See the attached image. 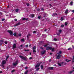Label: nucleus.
Returning a JSON list of instances; mask_svg holds the SVG:
<instances>
[{
	"mask_svg": "<svg viewBox=\"0 0 74 74\" xmlns=\"http://www.w3.org/2000/svg\"><path fill=\"white\" fill-rule=\"evenodd\" d=\"M57 34L58 36H60V33H58Z\"/></svg>",
	"mask_w": 74,
	"mask_h": 74,
	"instance_id": "nucleus-45",
	"label": "nucleus"
},
{
	"mask_svg": "<svg viewBox=\"0 0 74 74\" xmlns=\"http://www.w3.org/2000/svg\"><path fill=\"white\" fill-rule=\"evenodd\" d=\"M3 73L2 71H0V73Z\"/></svg>",
	"mask_w": 74,
	"mask_h": 74,
	"instance_id": "nucleus-63",
	"label": "nucleus"
},
{
	"mask_svg": "<svg viewBox=\"0 0 74 74\" xmlns=\"http://www.w3.org/2000/svg\"><path fill=\"white\" fill-rule=\"evenodd\" d=\"M54 49H54V48H52V47H51V49H50V50H51L52 52H53V51H54Z\"/></svg>",
	"mask_w": 74,
	"mask_h": 74,
	"instance_id": "nucleus-14",
	"label": "nucleus"
},
{
	"mask_svg": "<svg viewBox=\"0 0 74 74\" xmlns=\"http://www.w3.org/2000/svg\"><path fill=\"white\" fill-rule=\"evenodd\" d=\"M69 41H70L71 42H73L74 41V37H71L69 39Z\"/></svg>",
	"mask_w": 74,
	"mask_h": 74,
	"instance_id": "nucleus-2",
	"label": "nucleus"
},
{
	"mask_svg": "<svg viewBox=\"0 0 74 74\" xmlns=\"http://www.w3.org/2000/svg\"><path fill=\"white\" fill-rule=\"evenodd\" d=\"M18 64V62L16 61V62L15 63H12V65L13 66H16V65H17Z\"/></svg>",
	"mask_w": 74,
	"mask_h": 74,
	"instance_id": "nucleus-6",
	"label": "nucleus"
},
{
	"mask_svg": "<svg viewBox=\"0 0 74 74\" xmlns=\"http://www.w3.org/2000/svg\"><path fill=\"white\" fill-rule=\"evenodd\" d=\"M54 40L55 41H57V39L56 38H54Z\"/></svg>",
	"mask_w": 74,
	"mask_h": 74,
	"instance_id": "nucleus-34",
	"label": "nucleus"
},
{
	"mask_svg": "<svg viewBox=\"0 0 74 74\" xmlns=\"http://www.w3.org/2000/svg\"><path fill=\"white\" fill-rule=\"evenodd\" d=\"M33 59V58L32 57H30L29 58V59H30V60H31V59Z\"/></svg>",
	"mask_w": 74,
	"mask_h": 74,
	"instance_id": "nucleus-49",
	"label": "nucleus"
},
{
	"mask_svg": "<svg viewBox=\"0 0 74 74\" xmlns=\"http://www.w3.org/2000/svg\"><path fill=\"white\" fill-rule=\"evenodd\" d=\"M47 29H45V30L44 31V32H47Z\"/></svg>",
	"mask_w": 74,
	"mask_h": 74,
	"instance_id": "nucleus-64",
	"label": "nucleus"
},
{
	"mask_svg": "<svg viewBox=\"0 0 74 74\" xmlns=\"http://www.w3.org/2000/svg\"><path fill=\"white\" fill-rule=\"evenodd\" d=\"M67 24H68L67 23V22H65V26H66V25H67Z\"/></svg>",
	"mask_w": 74,
	"mask_h": 74,
	"instance_id": "nucleus-44",
	"label": "nucleus"
},
{
	"mask_svg": "<svg viewBox=\"0 0 74 74\" xmlns=\"http://www.w3.org/2000/svg\"><path fill=\"white\" fill-rule=\"evenodd\" d=\"M29 5H30V4L29 3H27V5L28 6H29Z\"/></svg>",
	"mask_w": 74,
	"mask_h": 74,
	"instance_id": "nucleus-39",
	"label": "nucleus"
},
{
	"mask_svg": "<svg viewBox=\"0 0 74 74\" xmlns=\"http://www.w3.org/2000/svg\"><path fill=\"white\" fill-rule=\"evenodd\" d=\"M0 42H3V41L2 40H0Z\"/></svg>",
	"mask_w": 74,
	"mask_h": 74,
	"instance_id": "nucleus-50",
	"label": "nucleus"
},
{
	"mask_svg": "<svg viewBox=\"0 0 74 74\" xmlns=\"http://www.w3.org/2000/svg\"><path fill=\"white\" fill-rule=\"evenodd\" d=\"M73 71H74V70L69 72V74H71V73H73Z\"/></svg>",
	"mask_w": 74,
	"mask_h": 74,
	"instance_id": "nucleus-25",
	"label": "nucleus"
},
{
	"mask_svg": "<svg viewBox=\"0 0 74 74\" xmlns=\"http://www.w3.org/2000/svg\"><path fill=\"white\" fill-rule=\"evenodd\" d=\"M68 12H69V9H66L65 10V14H66V15H67V14H68Z\"/></svg>",
	"mask_w": 74,
	"mask_h": 74,
	"instance_id": "nucleus-8",
	"label": "nucleus"
},
{
	"mask_svg": "<svg viewBox=\"0 0 74 74\" xmlns=\"http://www.w3.org/2000/svg\"><path fill=\"white\" fill-rule=\"evenodd\" d=\"M25 70H26V69H27V66H26L25 67Z\"/></svg>",
	"mask_w": 74,
	"mask_h": 74,
	"instance_id": "nucleus-56",
	"label": "nucleus"
},
{
	"mask_svg": "<svg viewBox=\"0 0 74 74\" xmlns=\"http://www.w3.org/2000/svg\"><path fill=\"white\" fill-rule=\"evenodd\" d=\"M5 20V19L4 18H3L2 19V21H4Z\"/></svg>",
	"mask_w": 74,
	"mask_h": 74,
	"instance_id": "nucleus-48",
	"label": "nucleus"
},
{
	"mask_svg": "<svg viewBox=\"0 0 74 74\" xmlns=\"http://www.w3.org/2000/svg\"><path fill=\"white\" fill-rule=\"evenodd\" d=\"M51 49V47H49L46 48V50L48 51L49 50V49Z\"/></svg>",
	"mask_w": 74,
	"mask_h": 74,
	"instance_id": "nucleus-12",
	"label": "nucleus"
},
{
	"mask_svg": "<svg viewBox=\"0 0 74 74\" xmlns=\"http://www.w3.org/2000/svg\"><path fill=\"white\" fill-rule=\"evenodd\" d=\"M62 51H60L59 52V53H60V54H61V53H62Z\"/></svg>",
	"mask_w": 74,
	"mask_h": 74,
	"instance_id": "nucleus-38",
	"label": "nucleus"
},
{
	"mask_svg": "<svg viewBox=\"0 0 74 74\" xmlns=\"http://www.w3.org/2000/svg\"><path fill=\"white\" fill-rule=\"evenodd\" d=\"M40 48H41V49H44V48H42V47H40Z\"/></svg>",
	"mask_w": 74,
	"mask_h": 74,
	"instance_id": "nucleus-53",
	"label": "nucleus"
},
{
	"mask_svg": "<svg viewBox=\"0 0 74 74\" xmlns=\"http://www.w3.org/2000/svg\"><path fill=\"white\" fill-rule=\"evenodd\" d=\"M14 71H15V70H13L11 72V73H14Z\"/></svg>",
	"mask_w": 74,
	"mask_h": 74,
	"instance_id": "nucleus-37",
	"label": "nucleus"
},
{
	"mask_svg": "<svg viewBox=\"0 0 74 74\" xmlns=\"http://www.w3.org/2000/svg\"><path fill=\"white\" fill-rule=\"evenodd\" d=\"M20 47H23V45H21L20 46Z\"/></svg>",
	"mask_w": 74,
	"mask_h": 74,
	"instance_id": "nucleus-60",
	"label": "nucleus"
},
{
	"mask_svg": "<svg viewBox=\"0 0 74 74\" xmlns=\"http://www.w3.org/2000/svg\"><path fill=\"white\" fill-rule=\"evenodd\" d=\"M56 15H57V14L56 13H53L52 15V16H56Z\"/></svg>",
	"mask_w": 74,
	"mask_h": 74,
	"instance_id": "nucleus-13",
	"label": "nucleus"
},
{
	"mask_svg": "<svg viewBox=\"0 0 74 74\" xmlns=\"http://www.w3.org/2000/svg\"><path fill=\"white\" fill-rule=\"evenodd\" d=\"M58 64L59 66H62V65L60 63H58Z\"/></svg>",
	"mask_w": 74,
	"mask_h": 74,
	"instance_id": "nucleus-35",
	"label": "nucleus"
},
{
	"mask_svg": "<svg viewBox=\"0 0 74 74\" xmlns=\"http://www.w3.org/2000/svg\"><path fill=\"white\" fill-rule=\"evenodd\" d=\"M41 63L40 62V63L38 64L37 65H36L35 66V68H37V67H39L40 65H41Z\"/></svg>",
	"mask_w": 74,
	"mask_h": 74,
	"instance_id": "nucleus-5",
	"label": "nucleus"
},
{
	"mask_svg": "<svg viewBox=\"0 0 74 74\" xmlns=\"http://www.w3.org/2000/svg\"><path fill=\"white\" fill-rule=\"evenodd\" d=\"M18 9H16L15 10L16 12H18Z\"/></svg>",
	"mask_w": 74,
	"mask_h": 74,
	"instance_id": "nucleus-28",
	"label": "nucleus"
},
{
	"mask_svg": "<svg viewBox=\"0 0 74 74\" xmlns=\"http://www.w3.org/2000/svg\"><path fill=\"white\" fill-rule=\"evenodd\" d=\"M2 44L3 43H2L0 42V45H2Z\"/></svg>",
	"mask_w": 74,
	"mask_h": 74,
	"instance_id": "nucleus-57",
	"label": "nucleus"
},
{
	"mask_svg": "<svg viewBox=\"0 0 74 74\" xmlns=\"http://www.w3.org/2000/svg\"><path fill=\"white\" fill-rule=\"evenodd\" d=\"M60 20L61 21H63V20H64V18L63 17H61Z\"/></svg>",
	"mask_w": 74,
	"mask_h": 74,
	"instance_id": "nucleus-17",
	"label": "nucleus"
},
{
	"mask_svg": "<svg viewBox=\"0 0 74 74\" xmlns=\"http://www.w3.org/2000/svg\"><path fill=\"white\" fill-rule=\"evenodd\" d=\"M9 56H8L6 57V60H7V59H8V58H9Z\"/></svg>",
	"mask_w": 74,
	"mask_h": 74,
	"instance_id": "nucleus-30",
	"label": "nucleus"
},
{
	"mask_svg": "<svg viewBox=\"0 0 74 74\" xmlns=\"http://www.w3.org/2000/svg\"><path fill=\"white\" fill-rule=\"evenodd\" d=\"M65 60L66 61H67V62H70V61H71V60H69L68 61H67V59H66Z\"/></svg>",
	"mask_w": 74,
	"mask_h": 74,
	"instance_id": "nucleus-32",
	"label": "nucleus"
},
{
	"mask_svg": "<svg viewBox=\"0 0 74 74\" xmlns=\"http://www.w3.org/2000/svg\"><path fill=\"white\" fill-rule=\"evenodd\" d=\"M48 70H53V67H49L47 68Z\"/></svg>",
	"mask_w": 74,
	"mask_h": 74,
	"instance_id": "nucleus-11",
	"label": "nucleus"
},
{
	"mask_svg": "<svg viewBox=\"0 0 74 74\" xmlns=\"http://www.w3.org/2000/svg\"><path fill=\"white\" fill-rule=\"evenodd\" d=\"M26 18H23L22 19L23 21H25V20Z\"/></svg>",
	"mask_w": 74,
	"mask_h": 74,
	"instance_id": "nucleus-31",
	"label": "nucleus"
},
{
	"mask_svg": "<svg viewBox=\"0 0 74 74\" xmlns=\"http://www.w3.org/2000/svg\"><path fill=\"white\" fill-rule=\"evenodd\" d=\"M66 43H67V42H68V41H69V40L67 38H65V39Z\"/></svg>",
	"mask_w": 74,
	"mask_h": 74,
	"instance_id": "nucleus-15",
	"label": "nucleus"
},
{
	"mask_svg": "<svg viewBox=\"0 0 74 74\" xmlns=\"http://www.w3.org/2000/svg\"><path fill=\"white\" fill-rule=\"evenodd\" d=\"M46 52V51L45 50H44L43 51H42L41 52V54L42 55H44L45 52Z\"/></svg>",
	"mask_w": 74,
	"mask_h": 74,
	"instance_id": "nucleus-7",
	"label": "nucleus"
},
{
	"mask_svg": "<svg viewBox=\"0 0 74 74\" xmlns=\"http://www.w3.org/2000/svg\"><path fill=\"white\" fill-rule=\"evenodd\" d=\"M36 49V46H34V47H33V49L35 50Z\"/></svg>",
	"mask_w": 74,
	"mask_h": 74,
	"instance_id": "nucleus-27",
	"label": "nucleus"
},
{
	"mask_svg": "<svg viewBox=\"0 0 74 74\" xmlns=\"http://www.w3.org/2000/svg\"><path fill=\"white\" fill-rule=\"evenodd\" d=\"M1 66H2V67H4V64H2Z\"/></svg>",
	"mask_w": 74,
	"mask_h": 74,
	"instance_id": "nucleus-51",
	"label": "nucleus"
},
{
	"mask_svg": "<svg viewBox=\"0 0 74 74\" xmlns=\"http://www.w3.org/2000/svg\"><path fill=\"white\" fill-rule=\"evenodd\" d=\"M29 71H26V72H25V74H27V73H28Z\"/></svg>",
	"mask_w": 74,
	"mask_h": 74,
	"instance_id": "nucleus-24",
	"label": "nucleus"
},
{
	"mask_svg": "<svg viewBox=\"0 0 74 74\" xmlns=\"http://www.w3.org/2000/svg\"><path fill=\"white\" fill-rule=\"evenodd\" d=\"M40 67L41 68V70H42V69H43V68H44V66L42 65Z\"/></svg>",
	"mask_w": 74,
	"mask_h": 74,
	"instance_id": "nucleus-19",
	"label": "nucleus"
},
{
	"mask_svg": "<svg viewBox=\"0 0 74 74\" xmlns=\"http://www.w3.org/2000/svg\"><path fill=\"white\" fill-rule=\"evenodd\" d=\"M33 33L34 34H36V31H33Z\"/></svg>",
	"mask_w": 74,
	"mask_h": 74,
	"instance_id": "nucleus-33",
	"label": "nucleus"
},
{
	"mask_svg": "<svg viewBox=\"0 0 74 74\" xmlns=\"http://www.w3.org/2000/svg\"><path fill=\"white\" fill-rule=\"evenodd\" d=\"M31 16L32 18H34V14H31Z\"/></svg>",
	"mask_w": 74,
	"mask_h": 74,
	"instance_id": "nucleus-18",
	"label": "nucleus"
},
{
	"mask_svg": "<svg viewBox=\"0 0 74 74\" xmlns=\"http://www.w3.org/2000/svg\"><path fill=\"white\" fill-rule=\"evenodd\" d=\"M39 69H40L39 68H38L36 70V71H38L39 70Z\"/></svg>",
	"mask_w": 74,
	"mask_h": 74,
	"instance_id": "nucleus-22",
	"label": "nucleus"
},
{
	"mask_svg": "<svg viewBox=\"0 0 74 74\" xmlns=\"http://www.w3.org/2000/svg\"><path fill=\"white\" fill-rule=\"evenodd\" d=\"M6 63V61L5 60H4L2 61V64H5Z\"/></svg>",
	"mask_w": 74,
	"mask_h": 74,
	"instance_id": "nucleus-9",
	"label": "nucleus"
},
{
	"mask_svg": "<svg viewBox=\"0 0 74 74\" xmlns=\"http://www.w3.org/2000/svg\"><path fill=\"white\" fill-rule=\"evenodd\" d=\"M71 49H72L71 48H70V47L68 49V50H71Z\"/></svg>",
	"mask_w": 74,
	"mask_h": 74,
	"instance_id": "nucleus-36",
	"label": "nucleus"
},
{
	"mask_svg": "<svg viewBox=\"0 0 74 74\" xmlns=\"http://www.w3.org/2000/svg\"><path fill=\"white\" fill-rule=\"evenodd\" d=\"M56 56L57 57L56 58L57 59H60V58H61V57L62 56V55H60L59 53H58L57 54Z\"/></svg>",
	"mask_w": 74,
	"mask_h": 74,
	"instance_id": "nucleus-1",
	"label": "nucleus"
},
{
	"mask_svg": "<svg viewBox=\"0 0 74 74\" xmlns=\"http://www.w3.org/2000/svg\"><path fill=\"white\" fill-rule=\"evenodd\" d=\"M47 46H48V45H44V47H47Z\"/></svg>",
	"mask_w": 74,
	"mask_h": 74,
	"instance_id": "nucleus-41",
	"label": "nucleus"
},
{
	"mask_svg": "<svg viewBox=\"0 0 74 74\" xmlns=\"http://www.w3.org/2000/svg\"><path fill=\"white\" fill-rule=\"evenodd\" d=\"M24 51H25V52H26V51H27V50L24 49Z\"/></svg>",
	"mask_w": 74,
	"mask_h": 74,
	"instance_id": "nucleus-59",
	"label": "nucleus"
},
{
	"mask_svg": "<svg viewBox=\"0 0 74 74\" xmlns=\"http://www.w3.org/2000/svg\"><path fill=\"white\" fill-rule=\"evenodd\" d=\"M29 19L28 18H27L26 19L25 18V20L26 21H27V20H28Z\"/></svg>",
	"mask_w": 74,
	"mask_h": 74,
	"instance_id": "nucleus-61",
	"label": "nucleus"
},
{
	"mask_svg": "<svg viewBox=\"0 0 74 74\" xmlns=\"http://www.w3.org/2000/svg\"><path fill=\"white\" fill-rule=\"evenodd\" d=\"M44 8H41V10H42V11H44Z\"/></svg>",
	"mask_w": 74,
	"mask_h": 74,
	"instance_id": "nucleus-46",
	"label": "nucleus"
},
{
	"mask_svg": "<svg viewBox=\"0 0 74 74\" xmlns=\"http://www.w3.org/2000/svg\"><path fill=\"white\" fill-rule=\"evenodd\" d=\"M41 18V16H38V18L39 19H40V18Z\"/></svg>",
	"mask_w": 74,
	"mask_h": 74,
	"instance_id": "nucleus-29",
	"label": "nucleus"
},
{
	"mask_svg": "<svg viewBox=\"0 0 74 74\" xmlns=\"http://www.w3.org/2000/svg\"><path fill=\"white\" fill-rule=\"evenodd\" d=\"M71 5H73V1H71L70 3Z\"/></svg>",
	"mask_w": 74,
	"mask_h": 74,
	"instance_id": "nucleus-23",
	"label": "nucleus"
},
{
	"mask_svg": "<svg viewBox=\"0 0 74 74\" xmlns=\"http://www.w3.org/2000/svg\"><path fill=\"white\" fill-rule=\"evenodd\" d=\"M13 35L14 37H18V36L16 35V33H14L13 34Z\"/></svg>",
	"mask_w": 74,
	"mask_h": 74,
	"instance_id": "nucleus-16",
	"label": "nucleus"
},
{
	"mask_svg": "<svg viewBox=\"0 0 74 74\" xmlns=\"http://www.w3.org/2000/svg\"><path fill=\"white\" fill-rule=\"evenodd\" d=\"M37 11H40V9H38Z\"/></svg>",
	"mask_w": 74,
	"mask_h": 74,
	"instance_id": "nucleus-58",
	"label": "nucleus"
},
{
	"mask_svg": "<svg viewBox=\"0 0 74 74\" xmlns=\"http://www.w3.org/2000/svg\"><path fill=\"white\" fill-rule=\"evenodd\" d=\"M5 44H7V42H5Z\"/></svg>",
	"mask_w": 74,
	"mask_h": 74,
	"instance_id": "nucleus-52",
	"label": "nucleus"
},
{
	"mask_svg": "<svg viewBox=\"0 0 74 74\" xmlns=\"http://www.w3.org/2000/svg\"><path fill=\"white\" fill-rule=\"evenodd\" d=\"M21 41H23L24 42H25V39L24 38L22 39L21 40Z\"/></svg>",
	"mask_w": 74,
	"mask_h": 74,
	"instance_id": "nucleus-21",
	"label": "nucleus"
},
{
	"mask_svg": "<svg viewBox=\"0 0 74 74\" xmlns=\"http://www.w3.org/2000/svg\"><path fill=\"white\" fill-rule=\"evenodd\" d=\"M33 52H36V51L35 50H33Z\"/></svg>",
	"mask_w": 74,
	"mask_h": 74,
	"instance_id": "nucleus-47",
	"label": "nucleus"
},
{
	"mask_svg": "<svg viewBox=\"0 0 74 74\" xmlns=\"http://www.w3.org/2000/svg\"><path fill=\"white\" fill-rule=\"evenodd\" d=\"M58 32H59V33H61L62 32V30L61 29H60L59 31H58Z\"/></svg>",
	"mask_w": 74,
	"mask_h": 74,
	"instance_id": "nucleus-26",
	"label": "nucleus"
},
{
	"mask_svg": "<svg viewBox=\"0 0 74 74\" xmlns=\"http://www.w3.org/2000/svg\"><path fill=\"white\" fill-rule=\"evenodd\" d=\"M13 49H15L16 48V44H14L13 45Z\"/></svg>",
	"mask_w": 74,
	"mask_h": 74,
	"instance_id": "nucleus-10",
	"label": "nucleus"
},
{
	"mask_svg": "<svg viewBox=\"0 0 74 74\" xmlns=\"http://www.w3.org/2000/svg\"><path fill=\"white\" fill-rule=\"evenodd\" d=\"M72 62H74V58H73L72 60Z\"/></svg>",
	"mask_w": 74,
	"mask_h": 74,
	"instance_id": "nucleus-40",
	"label": "nucleus"
},
{
	"mask_svg": "<svg viewBox=\"0 0 74 74\" xmlns=\"http://www.w3.org/2000/svg\"><path fill=\"white\" fill-rule=\"evenodd\" d=\"M18 36H21V34H18Z\"/></svg>",
	"mask_w": 74,
	"mask_h": 74,
	"instance_id": "nucleus-54",
	"label": "nucleus"
},
{
	"mask_svg": "<svg viewBox=\"0 0 74 74\" xmlns=\"http://www.w3.org/2000/svg\"><path fill=\"white\" fill-rule=\"evenodd\" d=\"M8 32L10 34L11 36H12V35H13V32L11 30H8Z\"/></svg>",
	"mask_w": 74,
	"mask_h": 74,
	"instance_id": "nucleus-4",
	"label": "nucleus"
},
{
	"mask_svg": "<svg viewBox=\"0 0 74 74\" xmlns=\"http://www.w3.org/2000/svg\"><path fill=\"white\" fill-rule=\"evenodd\" d=\"M19 57L21 58V59L24 60H26V58L25 57L23 56H20Z\"/></svg>",
	"mask_w": 74,
	"mask_h": 74,
	"instance_id": "nucleus-3",
	"label": "nucleus"
},
{
	"mask_svg": "<svg viewBox=\"0 0 74 74\" xmlns=\"http://www.w3.org/2000/svg\"><path fill=\"white\" fill-rule=\"evenodd\" d=\"M61 27H64V25H61Z\"/></svg>",
	"mask_w": 74,
	"mask_h": 74,
	"instance_id": "nucleus-43",
	"label": "nucleus"
},
{
	"mask_svg": "<svg viewBox=\"0 0 74 74\" xmlns=\"http://www.w3.org/2000/svg\"><path fill=\"white\" fill-rule=\"evenodd\" d=\"M49 5H50V7H52V5L49 4Z\"/></svg>",
	"mask_w": 74,
	"mask_h": 74,
	"instance_id": "nucleus-62",
	"label": "nucleus"
},
{
	"mask_svg": "<svg viewBox=\"0 0 74 74\" xmlns=\"http://www.w3.org/2000/svg\"><path fill=\"white\" fill-rule=\"evenodd\" d=\"M16 24V26H19V25H21V24L20 23V22H19L18 23H17Z\"/></svg>",
	"mask_w": 74,
	"mask_h": 74,
	"instance_id": "nucleus-20",
	"label": "nucleus"
},
{
	"mask_svg": "<svg viewBox=\"0 0 74 74\" xmlns=\"http://www.w3.org/2000/svg\"><path fill=\"white\" fill-rule=\"evenodd\" d=\"M14 21H15L16 22V21H17V19H14Z\"/></svg>",
	"mask_w": 74,
	"mask_h": 74,
	"instance_id": "nucleus-55",
	"label": "nucleus"
},
{
	"mask_svg": "<svg viewBox=\"0 0 74 74\" xmlns=\"http://www.w3.org/2000/svg\"><path fill=\"white\" fill-rule=\"evenodd\" d=\"M29 47V45H25V47H26L27 48V47Z\"/></svg>",
	"mask_w": 74,
	"mask_h": 74,
	"instance_id": "nucleus-42",
	"label": "nucleus"
}]
</instances>
